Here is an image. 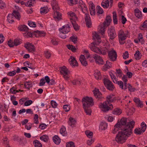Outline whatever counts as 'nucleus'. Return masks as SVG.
<instances>
[{
	"label": "nucleus",
	"mask_w": 147,
	"mask_h": 147,
	"mask_svg": "<svg viewBox=\"0 0 147 147\" xmlns=\"http://www.w3.org/2000/svg\"><path fill=\"white\" fill-rule=\"evenodd\" d=\"M127 119L123 117L120 120L119 122H118L115 125V126L117 127H119L121 129H126L127 131H132V129L134 128L135 122L134 121H130L127 124Z\"/></svg>",
	"instance_id": "obj_1"
},
{
	"label": "nucleus",
	"mask_w": 147,
	"mask_h": 147,
	"mask_svg": "<svg viewBox=\"0 0 147 147\" xmlns=\"http://www.w3.org/2000/svg\"><path fill=\"white\" fill-rule=\"evenodd\" d=\"M121 131H119L115 138V140L118 143L122 144L125 142L127 138L132 133V131L127 129H121Z\"/></svg>",
	"instance_id": "obj_2"
},
{
	"label": "nucleus",
	"mask_w": 147,
	"mask_h": 147,
	"mask_svg": "<svg viewBox=\"0 0 147 147\" xmlns=\"http://www.w3.org/2000/svg\"><path fill=\"white\" fill-rule=\"evenodd\" d=\"M83 107L87 115H90L92 110L90 107L94 105L93 100L91 97L87 96L82 98Z\"/></svg>",
	"instance_id": "obj_3"
},
{
	"label": "nucleus",
	"mask_w": 147,
	"mask_h": 147,
	"mask_svg": "<svg viewBox=\"0 0 147 147\" xmlns=\"http://www.w3.org/2000/svg\"><path fill=\"white\" fill-rule=\"evenodd\" d=\"M33 35L37 37L39 36L40 37L45 36L46 35V34L43 31H40L37 30L31 33L29 32H27L26 36L27 38L29 37H32Z\"/></svg>",
	"instance_id": "obj_4"
},
{
	"label": "nucleus",
	"mask_w": 147,
	"mask_h": 147,
	"mask_svg": "<svg viewBox=\"0 0 147 147\" xmlns=\"http://www.w3.org/2000/svg\"><path fill=\"white\" fill-rule=\"evenodd\" d=\"M107 101H105L102 104H101L100 106V107L102 108V111L104 112H106L109 110H112L113 108V106L112 104L109 105V107L108 106L109 104Z\"/></svg>",
	"instance_id": "obj_5"
},
{
	"label": "nucleus",
	"mask_w": 147,
	"mask_h": 147,
	"mask_svg": "<svg viewBox=\"0 0 147 147\" xmlns=\"http://www.w3.org/2000/svg\"><path fill=\"white\" fill-rule=\"evenodd\" d=\"M104 83L107 89L110 91L113 90L115 88L112 82L107 78L104 79Z\"/></svg>",
	"instance_id": "obj_6"
},
{
	"label": "nucleus",
	"mask_w": 147,
	"mask_h": 147,
	"mask_svg": "<svg viewBox=\"0 0 147 147\" xmlns=\"http://www.w3.org/2000/svg\"><path fill=\"white\" fill-rule=\"evenodd\" d=\"M60 73L63 75V77L66 80H67L69 77L68 76V69L65 66L59 67Z\"/></svg>",
	"instance_id": "obj_7"
},
{
	"label": "nucleus",
	"mask_w": 147,
	"mask_h": 147,
	"mask_svg": "<svg viewBox=\"0 0 147 147\" xmlns=\"http://www.w3.org/2000/svg\"><path fill=\"white\" fill-rule=\"evenodd\" d=\"M142 126L141 130H140V128H136L134 131L135 134L137 135H140L142 133L144 132L146 128V125L144 122H143L141 123Z\"/></svg>",
	"instance_id": "obj_8"
},
{
	"label": "nucleus",
	"mask_w": 147,
	"mask_h": 147,
	"mask_svg": "<svg viewBox=\"0 0 147 147\" xmlns=\"http://www.w3.org/2000/svg\"><path fill=\"white\" fill-rule=\"evenodd\" d=\"M108 34L109 36L110 37V39L112 40L117 36L114 28L113 27H111L109 29Z\"/></svg>",
	"instance_id": "obj_9"
},
{
	"label": "nucleus",
	"mask_w": 147,
	"mask_h": 147,
	"mask_svg": "<svg viewBox=\"0 0 147 147\" xmlns=\"http://www.w3.org/2000/svg\"><path fill=\"white\" fill-rule=\"evenodd\" d=\"M108 56L110 59L112 61H114L116 60L117 55L116 51L113 50V49L111 51L108 52Z\"/></svg>",
	"instance_id": "obj_10"
},
{
	"label": "nucleus",
	"mask_w": 147,
	"mask_h": 147,
	"mask_svg": "<svg viewBox=\"0 0 147 147\" xmlns=\"http://www.w3.org/2000/svg\"><path fill=\"white\" fill-rule=\"evenodd\" d=\"M24 47L30 52L33 53L36 51L35 47L31 43L27 42L25 44Z\"/></svg>",
	"instance_id": "obj_11"
},
{
	"label": "nucleus",
	"mask_w": 147,
	"mask_h": 147,
	"mask_svg": "<svg viewBox=\"0 0 147 147\" xmlns=\"http://www.w3.org/2000/svg\"><path fill=\"white\" fill-rule=\"evenodd\" d=\"M70 28L69 24H67L63 26L62 28L59 29V30L63 34H65L70 31Z\"/></svg>",
	"instance_id": "obj_12"
},
{
	"label": "nucleus",
	"mask_w": 147,
	"mask_h": 147,
	"mask_svg": "<svg viewBox=\"0 0 147 147\" xmlns=\"http://www.w3.org/2000/svg\"><path fill=\"white\" fill-rule=\"evenodd\" d=\"M117 98L115 96V95L110 94L107 95L106 97L107 102L109 104L110 103L115 102L117 100Z\"/></svg>",
	"instance_id": "obj_13"
},
{
	"label": "nucleus",
	"mask_w": 147,
	"mask_h": 147,
	"mask_svg": "<svg viewBox=\"0 0 147 147\" xmlns=\"http://www.w3.org/2000/svg\"><path fill=\"white\" fill-rule=\"evenodd\" d=\"M85 19L87 27L88 28L91 27L92 25V22L91 18L89 14H85Z\"/></svg>",
	"instance_id": "obj_14"
},
{
	"label": "nucleus",
	"mask_w": 147,
	"mask_h": 147,
	"mask_svg": "<svg viewBox=\"0 0 147 147\" xmlns=\"http://www.w3.org/2000/svg\"><path fill=\"white\" fill-rule=\"evenodd\" d=\"M93 57L95 59L96 63L100 65H103L104 62L102 58L99 56L95 54L94 55Z\"/></svg>",
	"instance_id": "obj_15"
},
{
	"label": "nucleus",
	"mask_w": 147,
	"mask_h": 147,
	"mask_svg": "<svg viewBox=\"0 0 147 147\" xmlns=\"http://www.w3.org/2000/svg\"><path fill=\"white\" fill-rule=\"evenodd\" d=\"M70 65L72 67L77 66H78V63L76 59V58L71 56L69 59Z\"/></svg>",
	"instance_id": "obj_16"
},
{
	"label": "nucleus",
	"mask_w": 147,
	"mask_h": 147,
	"mask_svg": "<svg viewBox=\"0 0 147 147\" xmlns=\"http://www.w3.org/2000/svg\"><path fill=\"white\" fill-rule=\"evenodd\" d=\"M134 100L136 103V105L137 107L141 108L143 107V102L141 101L139 98L135 97L134 99Z\"/></svg>",
	"instance_id": "obj_17"
},
{
	"label": "nucleus",
	"mask_w": 147,
	"mask_h": 147,
	"mask_svg": "<svg viewBox=\"0 0 147 147\" xmlns=\"http://www.w3.org/2000/svg\"><path fill=\"white\" fill-rule=\"evenodd\" d=\"M51 5L52 9L54 11H57L59 9V7L57 4V2L56 0H51Z\"/></svg>",
	"instance_id": "obj_18"
},
{
	"label": "nucleus",
	"mask_w": 147,
	"mask_h": 147,
	"mask_svg": "<svg viewBox=\"0 0 147 147\" xmlns=\"http://www.w3.org/2000/svg\"><path fill=\"white\" fill-rule=\"evenodd\" d=\"M68 121V124L71 127H75V125L76 123V121L73 118L70 117L69 118Z\"/></svg>",
	"instance_id": "obj_19"
},
{
	"label": "nucleus",
	"mask_w": 147,
	"mask_h": 147,
	"mask_svg": "<svg viewBox=\"0 0 147 147\" xmlns=\"http://www.w3.org/2000/svg\"><path fill=\"white\" fill-rule=\"evenodd\" d=\"M107 26L106 22H104L103 24L101 26L99 30L100 32L102 35L103 36L105 34V29Z\"/></svg>",
	"instance_id": "obj_20"
},
{
	"label": "nucleus",
	"mask_w": 147,
	"mask_h": 147,
	"mask_svg": "<svg viewBox=\"0 0 147 147\" xmlns=\"http://www.w3.org/2000/svg\"><path fill=\"white\" fill-rule=\"evenodd\" d=\"M79 60L82 65L85 66L87 65V61H86L85 57L84 55H80Z\"/></svg>",
	"instance_id": "obj_21"
},
{
	"label": "nucleus",
	"mask_w": 147,
	"mask_h": 147,
	"mask_svg": "<svg viewBox=\"0 0 147 147\" xmlns=\"http://www.w3.org/2000/svg\"><path fill=\"white\" fill-rule=\"evenodd\" d=\"M112 63L108 61H106V64L103 66L102 68V70L106 71L109 68L112 66Z\"/></svg>",
	"instance_id": "obj_22"
},
{
	"label": "nucleus",
	"mask_w": 147,
	"mask_h": 147,
	"mask_svg": "<svg viewBox=\"0 0 147 147\" xmlns=\"http://www.w3.org/2000/svg\"><path fill=\"white\" fill-rule=\"evenodd\" d=\"M134 12L135 16L138 19L141 18L142 17V12L138 8H136L134 10Z\"/></svg>",
	"instance_id": "obj_23"
},
{
	"label": "nucleus",
	"mask_w": 147,
	"mask_h": 147,
	"mask_svg": "<svg viewBox=\"0 0 147 147\" xmlns=\"http://www.w3.org/2000/svg\"><path fill=\"white\" fill-rule=\"evenodd\" d=\"M54 11L53 18L55 19L57 18L58 20L61 19V13L56 10Z\"/></svg>",
	"instance_id": "obj_24"
},
{
	"label": "nucleus",
	"mask_w": 147,
	"mask_h": 147,
	"mask_svg": "<svg viewBox=\"0 0 147 147\" xmlns=\"http://www.w3.org/2000/svg\"><path fill=\"white\" fill-rule=\"evenodd\" d=\"M70 20L72 23L73 27L76 31H78L79 29V26L76 23L75 21H73L72 18H70Z\"/></svg>",
	"instance_id": "obj_25"
},
{
	"label": "nucleus",
	"mask_w": 147,
	"mask_h": 147,
	"mask_svg": "<svg viewBox=\"0 0 147 147\" xmlns=\"http://www.w3.org/2000/svg\"><path fill=\"white\" fill-rule=\"evenodd\" d=\"M94 76L97 80H100L101 79V76L100 71L96 70L95 71L94 74Z\"/></svg>",
	"instance_id": "obj_26"
},
{
	"label": "nucleus",
	"mask_w": 147,
	"mask_h": 147,
	"mask_svg": "<svg viewBox=\"0 0 147 147\" xmlns=\"http://www.w3.org/2000/svg\"><path fill=\"white\" fill-rule=\"evenodd\" d=\"M49 11V9L47 7H41L40 9V12L42 15H44L47 13Z\"/></svg>",
	"instance_id": "obj_27"
},
{
	"label": "nucleus",
	"mask_w": 147,
	"mask_h": 147,
	"mask_svg": "<svg viewBox=\"0 0 147 147\" xmlns=\"http://www.w3.org/2000/svg\"><path fill=\"white\" fill-rule=\"evenodd\" d=\"M11 14L13 15V17L14 16L18 20H20L21 16L20 13L18 11V10L17 11L14 10Z\"/></svg>",
	"instance_id": "obj_28"
},
{
	"label": "nucleus",
	"mask_w": 147,
	"mask_h": 147,
	"mask_svg": "<svg viewBox=\"0 0 147 147\" xmlns=\"http://www.w3.org/2000/svg\"><path fill=\"white\" fill-rule=\"evenodd\" d=\"M53 140L54 142L56 144H59L61 140L58 136L55 135L53 138Z\"/></svg>",
	"instance_id": "obj_29"
},
{
	"label": "nucleus",
	"mask_w": 147,
	"mask_h": 147,
	"mask_svg": "<svg viewBox=\"0 0 147 147\" xmlns=\"http://www.w3.org/2000/svg\"><path fill=\"white\" fill-rule=\"evenodd\" d=\"M108 126L107 123L105 122H102L100 125L99 128L102 130H105L106 129Z\"/></svg>",
	"instance_id": "obj_30"
},
{
	"label": "nucleus",
	"mask_w": 147,
	"mask_h": 147,
	"mask_svg": "<svg viewBox=\"0 0 147 147\" xmlns=\"http://www.w3.org/2000/svg\"><path fill=\"white\" fill-rule=\"evenodd\" d=\"M18 29L21 31L26 32H27L29 29L28 28L24 25L20 26L18 27Z\"/></svg>",
	"instance_id": "obj_31"
},
{
	"label": "nucleus",
	"mask_w": 147,
	"mask_h": 147,
	"mask_svg": "<svg viewBox=\"0 0 147 147\" xmlns=\"http://www.w3.org/2000/svg\"><path fill=\"white\" fill-rule=\"evenodd\" d=\"M40 138L41 140L45 142H47L49 140V137L46 135H43L41 136Z\"/></svg>",
	"instance_id": "obj_32"
},
{
	"label": "nucleus",
	"mask_w": 147,
	"mask_h": 147,
	"mask_svg": "<svg viewBox=\"0 0 147 147\" xmlns=\"http://www.w3.org/2000/svg\"><path fill=\"white\" fill-rule=\"evenodd\" d=\"M33 144L35 147H42V146L40 142L37 140H34L33 142Z\"/></svg>",
	"instance_id": "obj_33"
},
{
	"label": "nucleus",
	"mask_w": 147,
	"mask_h": 147,
	"mask_svg": "<svg viewBox=\"0 0 147 147\" xmlns=\"http://www.w3.org/2000/svg\"><path fill=\"white\" fill-rule=\"evenodd\" d=\"M113 22L114 24H117L118 20L117 19V14L115 11H114L113 13Z\"/></svg>",
	"instance_id": "obj_34"
},
{
	"label": "nucleus",
	"mask_w": 147,
	"mask_h": 147,
	"mask_svg": "<svg viewBox=\"0 0 147 147\" xmlns=\"http://www.w3.org/2000/svg\"><path fill=\"white\" fill-rule=\"evenodd\" d=\"M78 4H79L80 7H81L83 12L85 13V12L83 10V7H85L86 6L85 4L82 1L80 0L79 1Z\"/></svg>",
	"instance_id": "obj_35"
},
{
	"label": "nucleus",
	"mask_w": 147,
	"mask_h": 147,
	"mask_svg": "<svg viewBox=\"0 0 147 147\" xmlns=\"http://www.w3.org/2000/svg\"><path fill=\"white\" fill-rule=\"evenodd\" d=\"M111 21L112 19L111 17L110 16H107L104 22H106L107 26H108L110 25Z\"/></svg>",
	"instance_id": "obj_36"
},
{
	"label": "nucleus",
	"mask_w": 147,
	"mask_h": 147,
	"mask_svg": "<svg viewBox=\"0 0 147 147\" xmlns=\"http://www.w3.org/2000/svg\"><path fill=\"white\" fill-rule=\"evenodd\" d=\"M122 113V111L119 108H116L112 111L113 114L117 115H119Z\"/></svg>",
	"instance_id": "obj_37"
},
{
	"label": "nucleus",
	"mask_w": 147,
	"mask_h": 147,
	"mask_svg": "<svg viewBox=\"0 0 147 147\" xmlns=\"http://www.w3.org/2000/svg\"><path fill=\"white\" fill-rule=\"evenodd\" d=\"M108 49L106 47H103L101 50L100 49V51H99V53L102 54L103 55H106L107 54V52L108 51Z\"/></svg>",
	"instance_id": "obj_38"
},
{
	"label": "nucleus",
	"mask_w": 147,
	"mask_h": 147,
	"mask_svg": "<svg viewBox=\"0 0 147 147\" xmlns=\"http://www.w3.org/2000/svg\"><path fill=\"white\" fill-rule=\"evenodd\" d=\"M135 59L136 60H139L141 58V55L140 54V51L137 50L136 51V53L134 55Z\"/></svg>",
	"instance_id": "obj_39"
},
{
	"label": "nucleus",
	"mask_w": 147,
	"mask_h": 147,
	"mask_svg": "<svg viewBox=\"0 0 147 147\" xmlns=\"http://www.w3.org/2000/svg\"><path fill=\"white\" fill-rule=\"evenodd\" d=\"M60 133L63 136H66L67 135V133L66 132V129L64 127L61 128L60 130Z\"/></svg>",
	"instance_id": "obj_40"
},
{
	"label": "nucleus",
	"mask_w": 147,
	"mask_h": 147,
	"mask_svg": "<svg viewBox=\"0 0 147 147\" xmlns=\"http://www.w3.org/2000/svg\"><path fill=\"white\" fill-rule=\"evenodd\" d=\"M67 48L69 50H71L73 52H76V49L75 47L74 46L72 45H67Z\"/></svg>",
	"instance_id": "obj_41"
},
{
	"label": "nucleus",
	"mask_w": 147,
	"mask_h": 147,
	"mask_svg": "<svg viewBox=\"0 0 147 147\" xmlns=\"http://www.w3.org/2000/svg\"><path fill=\"white\" fill-rule=\"evenodd\" d=\"M90 49L92 51L95 52L99 53L100 49L97 47L94 46L93 47H92L91 48H90Z\"/></svg>",
	"instance_id": "obj_42"
},
{
	"label": "nucleus",
	"mask_w": 147,
	"mask_h": 147,
	"mask_svg": "<svg viewBox=\"0 0 147 147\" xmlns=\"http://www.w3.org/2000/svg\"><path fill=\"white\" fill-rule=\"evenodd\" d=\"M96 12L97 13L101 14L103 13V11L100 6L97 5L96 7Z\"/></svg>",
	"instance_id": "obj_43"
},
{
	"label": "nucleus",
	"mask_w": 147,
	"mask_h": 147,
	"mask_svg": "<svg viewBox=\"0 0 147 147\" xmlns=\"http://www.w3.org/2000/svg\"><path fill=\"white\" fill-rule=\"evenodd\" d=\"M85 134L87 136L90 138L92 137L93 133L92 131H90L89 130H87L85 131Z\"/></svg>",
	"instance_id": "obj_44"
},
{
	"label": "nucleus",
	"mask_w": 147,
	"mask_h": 147,
	"mask_svg": "<svg viewBox=\"0 0 147 147\" xmlns=\"http://www.w3.org/2000/svg\"><path fill=\"white\" fill-rule=\"evenodd\" d=\"M14 45L15 46H17L20 44L22 43L21 40L20 39H16L14 40Z\"/></svg>",
	"instance_id": "obj_45"
},
{
	"label": "nucleus",
	"mask_w": 147,
	"mask_h": 147,
	"mask_svg": "<svg viewBox=\"0 0 147 147\" xmlns=\"http://www.w3.org/2000/svg\"><path fill=\"white\" fill-rule=\"evenodd\" d=\"M89 6L90 10L95 9L94 5L92 2H90L89 3Z\"/></svg>",
	"instance_id": "obj_46"
},
{
	"label": "nucleus",
	"mask_w": 147,
	"mask_h": 147,
	"mask_svg": "<svg viewBox=\"0 0 147 147\" xmlns=\"http://www.w3.org/2000/svg\"><path fill=\"white\" fill-rule=\"evenodd\" d=\"M147 28V20H146L144 22L143 24L140 27V28L141 30H142L143 28Z\"/></svg>",
	"instance_id": "obj_47"
},
{
	"label": "nucleus",
	"mask_w": 147,
	"mask_h": 147,
	"mask_svg": "<svg viewBox=\"0 0 147 147\" xmlns=\"http://www.w3.org/2000/svg\"><path fill=\"white\" fill-rule=\"evenodd\" d=\"M12 17L13 15L12 14H10L9 15H8V16H7V20H8V21L9 23H12L14 22V20H13L12 19Z\"/></svg>",
	"instance_id": "obj_48"
},
{
	"label": "nucleus",
	"mask_w": 147,
	"mask_h": 147,
	"mask_svg": "<svg viewBox=\"0 0 147 147\" xmlns=\"http://www.w3.org/2000/svg\"><path fill=\"white\" fill-rule=\"evenodd\" d=\"M63 108L65 111L68 112L70 109V106L68 105H65L63 106Z\"/></svg>",
	"instance_id": "obj_49"
},
{
	"label": "nucleus",
	"mask_w": 147,
	"mask_h": 147,
	"mask_svg": "<svg viewBox=\"0 0 147 147\" xmlns=\"http://www.w3.org/2000/svg\"><path fill=\"white\" fill-rule=\"evenodd\" d=\"M66 147H75L74 143L73 142H70L67 143L66 145Z\"/></svg>",
	"instance_id": "obj_50"
},
{
	"label": "nucleus",
	"mask_w": 147,
	"mask_h": 147,
	"mask_svg": "<svg viewBox=\"0 0 147 147\" xmlns=\"http://www.w3.org/2000/svg\"><path fill=\"white\" fill-rule=\"evenodd\" d=\"M129 54L127 51H126L123 54V57L124 59H126L129 58Z\"/></svg>",
	"instance_id": "obj_51"
},
{
	"label": "nucleus",
	"mask_w": 147,
	"mask_h": 147,
	"mask_svg": "<svg viewBox=\"0 0 147 147\" xmlns=\"http://www.w3.org/2000/svg\"><path fill=\"white\" fill-rule=\"evenodd\" d=\"M38 118V115L36 114L34 115V123L36 124H38L39 123Z\"/></svg>",
	"instance_id": "obj_52"
},
{
	"label": "nucleus",
	"mask_w": 147,
	"mask_h": 147,
	"mask_svg": "<svg viewBox=\"0 0 147 147\" xmlns=\"http://www.w3.org/2000/svg\"><path fill=\"white\" fill-rule=\"evenodd\" d=\"M70 38L74 44L77 43L78 39L77 37H75L74 36H73L71 37Z\"/></svg>",
	"instance_id": "obj_53"
},
{
	"label": "nucleus",
	"mask_w": 147,
	"mask_h": 147,
	"mask_svg": "<svg viewBox=\"0 0 147 147\" xmlns=\"http://www.w3.org/2000/svg\"><path fill=\"white\" fill-rule=\"evenodd\" d=\"M72 82L74 85H80L81 84L80 82L77 80H74Z\"/></svg>",
	"instance_id": "obj_54"
},
{
	"label": "nucleus",
	"mask_w": 147,
	"mask_h": 147,
	"mask_svg": "<svg viewBox=\"0 0 147 147\" xmlns=\"http://www.w3.org/2000/svg\"><path fill=\"white\" fill-rule=\"evenodd\" d=\"M32 103V101L31 100H26L24 103L25 106H27L30 105Z\"/></svg>",
	"instance_id": "obj_55"
},
{
	"label": "nucleus",
	"mask_w": 147,
	"mask_h": 147,
	"mask_svg": "<svg viewBox=\"0 0 147 147\" xmlns=\"http://www.w3.org/2000/svg\"><path fill=\"white\" fill-rule=\"evenodd\" d=\"M7 45L10 47H13L15 46L14 42H12L11 40H9L8 41Z\"/></svg>",
	"instance_id": "obj_56"
},
{
	"label": "nucleus",
	"mask_w": 147,
	"mask_h": 147,
	"mask_svg": "<svg viewBox=\"0 0 147 147\" xmlns=\"http://www.w3.org/2000/svg\"><path fill=\"white\" fill-rule=\"evenodd\" d=\"M117 84L119 86L120 88L122 90H123L124 89L123 84V82L122 81H118V83Z\"/></svg>",
	"instance_id": "obj_57"
},
{
	"label": "nucleus",
	"mask_w": 147,
	"mask_h": 147,
	"mask_svg": "<svg viewBox=\"0 0 147 147\" xmlns=\"http://www.w3.org/2000/svg\"><path fill=\"white\" fill-rule=\"evenodd\" d=\"M28 25L31 27H36V24L34 22H28Z\"/></svg>",
	"instance_id": "obj_58"
},
{
	"label": "nucleus",
	"mask_w": 147,
	"mask_h": 147,
	"mask_svg": "<svg viewBox=\"0 0 147 147\" xmlns=\"http://www.w3.org/2000/svg\"><path fill=\"white\" fill-rule=\"evenodd\" d=\"M47 127V125L45 123H42L39 125V127L41 129H44Z\"/></svg>",
	"instance_id": "obj_59"
},
{
	"label": "nucleus",
	"mask_w": 147,
	"mask_h": 147,
	"mask_svg": "<svg viewBox=\"0 0 147 147\" xmlns=\"http://www.w3.org/2000/svg\"><path fill=\"white\" fill-rule=\"evenodd\" d=\"M5 7V4L1 0H0V8L3 9Z\"/></svg>",
	"instance_id": "obj_60"
},
{
	"label": "nucleus",
	"mask_w": 147,
	"mask_h": 147,
	"mask_svg": "<svg viewBox=\"0 0 147 147\" xmlns=\"http://www.w3.org/2000/svg\"><path fill=\"white\" fill-rule=\"evenodd\" d=\"M46 82L45 81V80L44 78H42L40 80V81L39 83V86H43L45 84Z\"/></svg>",
	"instance_id": "obj_61"
},
{
	"label": "nucleus",
	"mask_w": 147,
	"mask_h": 147,
	"mask_svg": "<svg viewBox=\"0 0 147 147\" xmlns=\"http://www.w3.org/2000/svg\"><path fill=\"white\" fill-rule=\"evenodd\" d=\"M51 105L53 108H55L57 107V104L55 101L52 100L51 101Z\"/></svg>",
	"instance_id": "obj_62"
},
{
	"label": "nucleus",
	"mask_w": 147,
	"mask_h": 147,
	"mask_svg": "<svg viewBox=\"0 0 147 147\" xmlns=\"http://www.w3.org/2000/svg\"><path fill=\"white\" fill-rule=\"evenodd\" d=\"M127 37V36L125 35V34H124V35H123L121 36H119V40L120 39H121V41H123L126 39Z\"/></svg>",
	"instance_id": "obj_63"
},
{
	"label": "nucleus",
	"mask_w": 147,
	"mask_h": 147,
	"mask_svg": "<svg viewBox=\"0 0 147 147\" xmlns=\"http://www.w3.org/2000/svg\"><path fill=\"white\" fill-rule=\"evenodd\" d=\"M127 21V19L125 18L124 16L122 15L121 16V23L123 24H124Z\"/></svg>",
	"instance_id": "obj_64"
}]
</instances>
